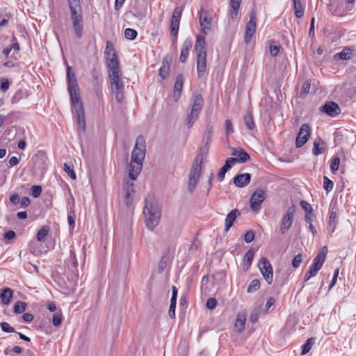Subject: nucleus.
I'll list each match as a JSON object with an SVG mask.
<instances>
[{
  "mask_svg": "<svg viewBox=\"0 0 356 356\" xmlns=\"http://www.w3.org/2000/svg\"><path fill=\"white\" fill-rule=\"evenodd\" d=\"M67 89L70 95V100L72 107L75 110L79 127L82 131L86 129L84 120V112L82 104L80 101L79 87L74 73L72 72V67L67 66Z\"/></svg>",
  "mask_w": 356,
  "mask_h": 356,
  "instance_id": "nucleus-1",
  "label": "nucleus"
},
{
  "mask_svg": "<svg viewBox=\"0 0 356 356\" xmlns=\"http://www.w3.org/2000/svg\"><path fill=\"white\" fill-rule=\"evenodd\" d=\"M143 213L146 227L153 231L159 225L161 216V207L153 195L146 196Z\"/></svg>",
  "mask_w": 356,
  "mask_h": 356,
  "instance_id": "nucleus-2",
  "label": "nucleus"
},
{
  "mask_svg": "<svg viewBox=\"0 0 356 356\" xmlns=\"http://www.w3.org/2000/svg\"><path fill=\"white\" fill-rule=\"evenodd\" d=\"M111 88L115 93V99L122 102L124 98V83L122 77L120 67L108 70Z\"/></svg>",
  "mask_w": 356,
  "mask_h": 356,
  "instance_id": "nucleus-3",
  "label": "nucleus"
},
{
  "mask_svg": "<svg viewBox=\"0 0 356 356\" xmlns=\"http://www.w3.org/2000/svg\"><path fill=\"white\" fill-rule=\"evenodd\" d=\"M201 154H202V153ZM202 155L197 156L189 172L188 188L191 193L195 191L196 184L202 170Z\"/></svg>",
  "mask_w": 356,
  "mask_h": 356,
  "instance_id": "nucleus-4",
  "label": "nucleus"
},
{
  "mask_svg": "<svg viewBox=\"0 0 356 356\" xmlns=\"http://www.w3.org/2000/svg\"><path fill=\"white\" fill-rule=\"evenodd\" d=\"M204 103V99L201 95H196L194 97L191 111L187 118V125L191 128L195 122L198 119Z\"/></svg>",
  "mask_w": 356,
  "mask_h": 356,
  "instance_id": "nucleus-5",
  "label": "nucleus"
},
{
  "mask_svg": "<svg viewBox=\"0 0 356 356\" xmlns=\"http://www.w3.org/2000/svg\"><path fill=\"white\" fill-rule=\"evenodd\" d=\"M71 18L72 21L73 29L75 35L78 38L82 37L83 25H82V9L81 7L78 8H70Z\"/></svg>",
  "mask_w": 356,
  "mask_h": 356,
  "instance_id": "nucleus-6",
  "label": "nucleus"
},
{
  "mask_svg": "<svg viewBox=\"0 0 356 356\" xmlns=\"http://www.w3.org/2000/svg\"><path fill=\"white\" fill-rule=\"evenodd\" d=\"M146 152L145 140L142 136L137 137L136 144L131 152V159L134 161L143 162Z\"/></svg>",
  "mask_w": 356,
  "mask_h": 356,
  "instance_id": "nucleus-7",
  "label": "nucleus"
},
{
  "mask_svg": "<svg viewBox=\"0 0 356 356\" xmlns=\"http://www.w3.org/2000/svg\"><path fill=\"white\" fill-rule=\"evenodd\" d=\"M104 55L108 70L120 67L113 44L110 41L106 42Z\"/></svg>",
  "mask_w": 356,
  "mask_h": 356,
  "instance_id": "nucleus-8",
  "label": "nucleus"
},
{
  "mask_svg": "<svg viewBox=\"0 0 356 356\" xmlns=\"http://www.w3.org/2000/svg\"><path fill=\"white\" fill-rule=\"evenodd\" d=\"M258 267L265 281L270 284L273 282V272L271 264L267 259L262 258L258 262Z\"/></svg>",
  "mask_w": 356,
  "mask_h": 356,
  "instance_id": "nucleus-9",
  "label": "nucleus"
},
{
  "mask_svg": "<svg viewBox=\"0 0 356 356\" xmlns=\"http://www.w3.org/2000/svg\"><path fill=\"white\" fill-rule=\"evenodd\" d=\"M296 212V207L292 205L288 208L286 213L283 216L280 225V232L284 234L288 231L293 223L294 214Z\"/></svg>",
  "mask_w": 356,
  "mask_h": 356,
  "instance_id": "nucleus-10",
  "label": "nucleus"
},
{
  "mask_svg": "<svg viewBox=\"0 0 356 356\" xmlns=\"http://www.w3.org/2000/svg\"><path fill=\"white\" fill-rule=\"evenodd\" d=\"M311 129L308 124H303L298 132L296 140V145L297 147H302L308 140L310 136Z\"/></svg>",
  "mask_w": 356,
  "mask_h": 356,
  "instance_id": "nucleus-11",
  "label": "nucleus"
},
{
  "mask_svg": "<svg viewBox=\"0 0 356 356\" xmlns=\"http://www.w3.org/2000/svg\"><path fill=\"white\" fill-rule=\"evenodd\" d=\"M256 15L254 10H252L250 14V19L248 22L245 26V41L246 43H248L256 31Z\"/></svg>",
  "mask_w": 356,
  "mask_h": 356,
  "instance_id": "nucleus-12",
  "label": "nucleus"
},
{
  "mask_svg": "<svg viewBox=\"0 0 356 356\" xmlns=\"http://www.w3.org/2000/svg\"><path fill=\"white\" fill-rule=\"evenodd\" d=\"M320 111L332 118L341 113L340 107L334 102H327L324 105L320 107Z\"/></svg>",
  "mask_w": 356,
  "mask_h": 356,
  "instance_id": "nucleus-13",
  "label": "nucleus"
},
{
  "mask_svg": "<svg viewBox=\"0 0 356 356\" xmlns=\"http://www.w3.org/2000/svg\"><path fill=\"white\" fill-rule=\"evenodd\" d=\"M265 199V192L262 190L256 191L250 199V207L253 211H257L260 209L261 204Z\"/></svg>",
  "mask_w": 356,
  "mask_h": 356,
  "instance_id": "nucleus-14",
  "label": "nucleus"
},
{
  "mask_svg": "<svg viewBox=\"0 0 356 356\" xmlns=\"http://www.w3.org/2000/svg\"><path fill=\"white\" fill-rule=\"evenodd\" d=\"M232 154L234 157H229V158H228V159L235 160L233 162V165H235L236 163H245V162L248 161L250 158L249 154L241 148L232 149Z\"/></svg>",
  "mask_w": 356,
  "mask_h": 356,
  "instance_id": "nucleus-15",
  "label": "nucleus"
},
{
  "mask_svg": "<svg viewBox=\"0 0 356 356\" xmlns=\"http://www.w3.org/2000/svg\"><path fill=\"white\" fill-rule=\"evenodd\" d=\"M133 180L124 179L123 183V192L124 193L125 203L129 206L132 202V195L134 193Z\"/></svg>",
  "mask_w": 356,
  "mask_h": 356,
  "instance_id": "nucleus-16",
  "label": "nucleus"
},
{
  "mask_svg": "<svg viewBox=\"0 0 356 356\" xmlns=\"http://www.w3.org/2000/svg\"><path fill=\"white\" fill-rule=\"evenodd\" d=\"M199 18L202 29L207 34L211 27V18L209 17L208 12L203 9L200 10Z\"/></svg>",
  "mask_w": 356,
  "mask_h": 356,
  "instance_id": "nucleus-17",
  "label": "nucleus"
},
{
  "mask_svg": "<svg viewBox=\"0 0 356 356\" xmlns=\"http://www.w3.org/2000/svg\"><path fill=\"white\" fill-rule=\"evenodd\" d=\"M143 162L131 159L129 166V176L131 180H135L141 171Z\"/></svg>",
  "mask_w": 356,
  "mask_h": 356,
  "instance_id": "nucleus-18",
  "label": "nucleus"
},
{
  "mask_svg": "<svg viewBox=\"0 0 356 356\" xmlns=\"http://www.w3.org/2000/svg\"><path fill=\"white\" fill-rule=\"evenodd\" d=\"M66 266H67V268L70 270H71L72 273L74 276L78 275V270H77L78 262H77V259L76 257L75 252L74 251V250L72 248L70 249V258L66 261Z\"/></svg>",
  "mask_w": 356,
  "mask_h": 356,
  "instance_id": "nucleus-19",
  "label": "nucleus"
},
{
  "mask_svg": "<svg viewBox=\"0 0 356 356\" xmlns=\"http://www.w3.org/2000/svg\"><path fill=\"white\" fill-rule=\"evenodd\" d=\"M206 58L207 54H198L197 55V71L198 77H201L204 74L206 71Z\"/></svg>",
  "mask_w": 356,
  "mask_h": 356,
  "instance_id": "nucleus-20",
  "label": "nucleus"
},
{
  "mask_svg": "<svg viewBox=\"0 0 356 356\" xmlns=\"http://www.w3.org/2000/svg\"><path fill=\"white\" fill-rule=\"evenodd\" d=\"M241 214L237 209L232 210L227 215L225 221V231L228 232L233 225L237 216Z\"/></svg>",
  "mask_w": 356,
  "mask_h": 356,
  "instance_id": "nucleus-21",
  "label": "nucleus"
},
{
  "mask_svg": "<svg viewBox=\"0 0 356 356\" xmlns=\"http://www.w3.org/2000/svg\"><path fill=\"white\" fill-rule=\"evenodd\" d=\"M251 179V176L249 173H244L236 175L234 178V184L238 187H244L247 186Z\"/></svg>",
  "mask_w": 356,
  "mask_h": 356,
  "instance_id": "nucleus-22",
  "label": "nucleus"
},
{
  "mask_svg": "<svg viewBox=\"0 0 356 356\" xmlns=\"http://www.w3.org/2000/svg\"><path fill=\"white\" fill-rule=\"evenodd\" d=\"M353 51V49L350 47H345L341 51L334 55V59L335 60H349L352 58Z\"/></svg>",
  "mask_w": 356,
  "mask_h": 356,
  "instance_id": "nucleus-23",
  "label": "nucleus"
},
{
  "mask_svg": "<svg viewBox=\"0 0 356 356\" xmlns=\"http://www.w3.org/2000/svg\"><path fill=\"white\" fill-rule=\"evenodd\" d=\"M192 47V42L190 39H186L181 47L179 60L181 63H185L188 58L189 50Z\"/></svg>",
  "mask_w": 356,
  "mask_h": 356,
  "instance_id": "nucleus-24",
  "label": "nucleus"
},
{
  "mask_svg": "<svg viewBox=\"0 0 356 356\" xmlns=\"http://www.w3.org/2000/svg\"><path fill=\"white\" fill-rule=\"evenodd\" d=\"M195 50L196 51L197 55L198 54H207V49L205 47V38L204 35H199L196 38Z\"/></svg>",
  "mask_w": 356,
  "mask_h": 356,
  "instance_id": "nucleus-25",
  "label": "nucleus"
},
{
  "mask_svg": "<svg viewBox=\"0 0 356 356\" xmlns=\"http://www.w3.org/2000/svg\"><path fill=\"white\" fill-rule=\"evenodd\" d=\"M235 160H233V159H226L225 165L222 168H220V169L219 170V172L218 173V179L220 180V181H222L223 180L226 172L229 169H231L232 167L234 165L233 162Z\"/></svg>",
  "mask_w": 356,
  "mask_h": 356,
  "instance_id": "nucleus-26",
  "label": "nucleus"
},
{
  "mask_svg": "<svg viewBox=\"0 0 356 356\" xmlns=\"http://www.w3.org/2000/svg\"><path fill=\"white\" fill-rule=\"evenodd\" d=\"M13 298V291L10 288H5L0 292V299L3 305L10 304Z\"/></svg>",
  "mask_w": 356,
  "mask_h": 356,
  "instance_id": "nucleus-27",
  "label": "nucleus"
},
{
  "mask_svg": "<svg viewBox=\"0 0 356 356\" xmlns=\"http://www.w3.org/2000/svg\"><path fill=\"white\" fill-rule=\"evenodd\" d=\"M241 3V0H230V6L232 8V10L230 12V16H231V19L233 21H235L237 19Z\"/></svg>",
  "mask_w": 356,
  "mask_h": 356,
  "instance_id": "nucleus-28",
  "label": "nucleus"
},
{
  "mask_svg": "<svg viewBox=\"0 0 356 356\" xmlns=\"http://www.w3.org/2000/svg\"><path fill=\"white\" fill-rule=\"evenodd\" d=\"M212 136H213V134H212L211 128L208 129L206 131L204 136L203 137V142L204 143V145L203 147L201 148V149H200L201 152H204L205 154L207 153V151L209 148V145L212 140Z\"/></svg>",
  "mask_w": 356,
  "mask_h": 356,
  "instance_id": "nucleus-29",
  "label": "nucleus"
},
{
  "mask_svg": "<svg viewBox=\"0 0 356 356\" xmlns=\"http://www.w3.org/2000/svg\"><path fill=\"white\" fill-rule=\"evenodd\" d=\"M324 143L323 140H321V139H318V140H316L314 143V147H313V149H312V153L315 155V156H318L319 154H321L323 151H324V149H325V145H324Z\"/></svg>",
  "mask_w": 356,
  "mask_h": 356,
  "instance_id": "nucleus-30",
  "label": "nucleus"
},
{
  "mask_svg": "<svg viewBox=\"0 0 356 356\" xmlns=\"http://www.w3.org/2000/svg\"><path fill=\"white\" fill-rule=\"evenodd\" d=\"M337 225V213L336 212L332 211L330 213V217L328 220V227L327 230L330 233L332 234L336 228Z\"/></svg>",
  "mask_w": 356,
  "mask_h": 356,
  "instance_id": "nucleus-31",
  "label": "nucleus"
},
{
  "mask_svg": "<svg viewBox=\"0 0 356 356\" xmlns=\"http://www.w3.org/2000/svg\"><path fill=\"white\" fill-rule=\"evenodd\" d=\"M170 73V64L166 60H163L162 65L159 70V76L163 80L166 79Z\"/></svg>",
  "mask_w": 356,
  "mask_h": 356,
  "instance_id": "nucleus-32",
  "label": "nucleus"
},
{
  "mask_svg": "<svg viewBox=\"0 0 356 356\" xmlns=\"http://www.w3.org/2000/svg\"><path fill=\"white\" fill-rule=\"evenodd\" d=\"M243 120L247 129L250 131L254 130L255 125L253 120L252 115L251 112L245 113L243 118Z\"/></svg>",
  "mask_w": 356,
  "mask_h": 356,
  "instance_id": "nucleus-33",
  "label": "nucleus"
},
{
  "mask_svg": "<svg viewBox=\"0 0 356 356\" xmlns=\"http://www.w3.org/2000/svg\"><path fill=\"white\" fill-rule=\"evenodd\" d=\"M49 232V227L48 226L42 227L37 233V240L40 242L44 241L47 236Z\"/></svg>",
  "mask_w": 356,
  "mask_h": 356,
  "instance_id": "nucleus-34",
  "label": "nucleus"
},
{
  "mask_svg": "<svg viewBox=\"0 0 356 356\" xmlns=\"http://www.w3.org/2000/svg\"><path fill=\"white\" fill-rule=\"evenodd\" d=\"M295 10V15L298 18H301L304 15V8L301 5L300 0H293Z\"/></svg>",
  "mask_w": 356,
  "mask_h": 356,
  "instance_id": "nucleus-35",
  "label": "nucleus"
},
{
  "mask_svg": "<svg viewBox=\"0 0 356 356\" xmlns=\"http://www.w3.org/2000/svg\"><path fill=\"white\" fill-rule=\"evenodd\" d=\"M169 261V252H165L159 262V267H158V271L159 273H161L165 268H166L168 263Z\"/></svg>",
  "mask_w": 356,
  "mask_h": 356,
  "instance_id": "nucleus-36",
  "label": "nucleus"
},
{
  "mask_svg": "<svg viewBox=\"0 0 356 356\" xmlns=\"http://www.w3.org/2000/svg\"><path fill=\"white\" fill-rule=\"evenodd\" d=\"M63 321L62 312L60 309H58L52 317V323L55 327L60 325Z\"/></svg>",
  "mask_w": 356,
  "mask_h": 356,
  "instance_id": "nucleus-37",
  "label": "nucleus"
},
{
  "mask_svg": "<svg viewBox=\"0 0 356 356\" xmlns=\"http://www.w3.org/2000/svg\"><path fill=\"white\" fill-rule=\"evenodd\" d=\"M325 259H324L323 258L316 255V257L313 260L312 264L310 266L319 271L323 263L325 262Z\"/></svg>",
  "mask_w": 356,
  "mask_h": 356,
  "instance_id": "nucleus-38",
  "label": "nucleus"
},
{
  "mask_svg": "<svg viewBox=\"0 0 356 356\" xmlns=\"http://www.w3.org/2000/svg\"><path fill=\"white\" fill-rule=\"evenodd\" d=\"M314 343V339L313 338H309L307 340L306 343L302 346V355L307 354L312 348V346Z\"/></svg>",
  "mask_w": 356,
  "mask_h": 356,
  "instance_id": "nucleus-39",
  "label": "nucleus"
},
{
  "mask_svg": "<svg viewBox=\"0 0 356 356\" xmlns=\"http://www.w3.org/2000/svg\"><path fill=\"white\" fill-rule=\"evenodd\" d=\"M26 304L22 301H17L13 307V311L16 314H21L26 310Z\"/></svg>",
  "mask_w": 356,
  "mask_h": 356,
  "instance_id": "nucleus-40",
  "label": "nucleus"
},
{
  "mask_svg": "<svg viewBox=\"0 0 356 356\" xmlns=\"http://www.w3.org/2000/svg\"><path fill=\"white\" fill-rule=\"evenodd\" d=\"M260 313H261V307H255L250 316V321L252 323H256L259 318Z\"/></svg>",
  "mask_w": 356,
  "mask_h": 356,
  "instance_id": "nucleus-41",
  "label": "nucleus"
},
{
  "mask_svg": "<svg viewBox=\"0 0 356 356\" xmlns=\"http://www.w3.org/2000/svg\"><path fill=\"white\" fill-rule=\"evenodd\" d=\"M183 87V76L181 74H179L177 76L176 79V81L175 83L174 86V90L175 92H180L182 90Z\"/></svg>",
  "mask_w": 356,
  "mask_h": 356,
  "instance_id": "nucleus-42",
  "label": "nucleus"
},
{
  "mask_svg": "<svg viewBox=\"0 0 356 356\" xmlns=\"http://www.w3.org/2000/svg\"><path fill=\"white\" fill-rule=\"evenodd\" d=\"M246 319L245 317L238 316L235 323V327L238 329V332H241L245 328Z\"/></svg>",
  "mask_w": 356,
  "mask_h": 356,
  "instance_id": "nucleus-43",
  "label": "nucleus"
},
{
  "mask_svg": "<svg viewBox=\"0 0 356 356\" xmlns=\"http://www.w3.org/2000/svg\"><path fill=\"white\" fill-rule=\"evenodd\" d=\"M137 34V31L134 29L127 28L124 30V36L128 40H134L136 38Z\"/></svg>",
  "mask_w": 356,
  "mask_h": 356,
  "instance_id": "nucleus-44",
  "label": "nucleus"
},
{
  "mask_svg": "<svg viewBox=\"0 0 356 356\" xmlns=\"http://www.w3.org/2000/svg\"><path fill=\"white\" fill-rule=\"evenodd\" d=\"M259 287H260V282L257 279L253 280L250 282V284L248 288V293L254 292V291H257L259 289Z\"/></svg>",
  "mask_w": 356,
  "mask_h": 356,
  "instance_id": "nucleus-45",
  "label": "nucleus"
},
{
  "mask_svg": "<svg viewBox=\"0 0 356 356\" xmlns=\"http://www.w3.org/2000/svg\"><path fill=\"white\" fill-rule=\"evenodd\" d=\"M310 86H311L310 81L308 80L306 81L302 84V89L300 92V97H305L308 94L309 89H310Z\"/></svg>",
  "mask_w": 356,
  "mask_h": 356,
  "instance_id": "nucleus-46",
  "label": "nucleus"
},
{
  "mask_svg": "<svg viewBox=\"0 0 356 356\" xmlns=\"http://www.w3.org/2000/svg\"><path fill=\"white\" fill-rule=\"evenodd\" d=\"M179 27V22H171L170 23V32L171 34L175 37L173 40L175 41L177 40V35L178 34Z\"/></svg>",
  "mask_w": 356,
  "mask_h": 356,
  "instance_id": "nucleus-47",
  "label": "nucleus"
},
{
  "mask_svg": "<svg viewBox=\"0 0 356 356\" xmlns=\"http://www.w3.org/2000/svg\"><path fill=\"white\" fill-rule=\"evenodd\" d=\"M334 184L332 181L330 180L326 176L323 177V188L328 193L333 188Z\"/></svg>",
  "mask_w": 356,
  "mask_h": 356,
  "instance_id": "nucleus-48",
  "label": "nucleus"
},
{
  "mask_svg": "<svg viewBox=\"0 0 356 356\" xmlns=\"http://www.w3.org/2000/svg\"><path fill=\"white\" fill-rule=\"evenodd\" d=\"M63 170L71 179H76V174H75L73 168L71 167V165L65 163Z\"/></svg>",
  "mask_w": 356,
  "mask_h": 356,
  "instance_id": "nucleus-49",
  "label": "nucleus"
},
{
  "mask_svg": "<svg viewBox=\"0 0 356 356\" xmlns=\"http://www.w3.org/2000/svg\"><path fill=\"white\" fill-rule=\"evenodd\" d=\"M340 164V159L338 156L332 158L330 165V168L332 172H336L339 170Z\"/></svg>",
  "mask_w": 356,
  "mask_h": 356,
  "instance_id": "nucleus-50",
  "label": "nucleus"
},
{
  "mask_svg": "<svg viewBox=\"0 0 356 356\" xmlns=\"http://www.w3.org/2000/svg\"><path fill=\"white\" fill-rule=\"evenodd\" d=\"M0 326H1V330L5 332H8V333L15 332L16 333L15 330L13 327H11L10 325V324L7 322L1 323Z\"/></svg>",
  "mask_w": 356,
  "mask_h": 356,
  "instance_id": "nucleus-51",
  "label": "nucleus"
},
{
  "mask_svg": "<svg viewBox=\"0 0 356 356\" xmlns=\"http://www.w3.org/2000/svg\"><path fill=\"white\" fill-rule=\"evenodd\" d=\"M42 193V187L40 186H33L31 188V195L33 197H38Z\"/></svg>",
  "mask_w": 356,
  "mask_h": 356,
  "instance_id": "nucleus-52",
  "label": "nucleus"
},
{
  "mask_svg": "<svg viewBox=\"0 0 356 356\" xmlns=\"http://www.w3.org/2000/svg\"><path fill=\"white\" fill-rule=\"evenodd\" d=\"M318 271L312 266L309 267V269L305 275V282L308 281L311 277H314Z\"/></svg>",
  "mask_w": 356,
  "mask_h": 356,
  "instance_id": "nucleus-53",
  "label": "nucleus"
},
{
  "mask_svg": "<svg viewBox=\"0 0 356 356\" xmlns=\"http://www.w3.org/2000/svg\"><path fill=\"white\" fill-rule=\"evenodd\" d=\"M254 257V251L249 250L245 254L244 260L247 263L248 267L250 266L251 262Z\"/></svg>",
  "mask_w": 356,
  "mask_h": 356,
  "instance_id": "nucleus-54",
  "label": "nucleus"
},
{
  "mask_svg": "<svg viewBox=\"0 0 356 356\" xmlns=\"http://www.w3.org/2000/svg\"><path fill=\"white\" fill-rule=\"evenodd\" d=\"M10 83L8 79L3 78L1 81L0 90L5 92L9 88Z\"/></svg>",
  "mask_w": 356,
  "mask_h": 356,
  "instance_id": "nucleus-55",
  "label": "nucleus"
},
{
  "mask_svg": "<svg viewBox=\"0 0 356 356\" xmlns=\"http://www.w3.org/2000/svg\"><path fill=\"white\" fill-rule=\"evenodd\" d=\"M302 261V255L301 254H298L296 255L292 261V266L294 268H298L300 266V264Z\"/></svg>",
  "mask_w": 356,
  "mask_h": 356,
  "instance_id": "nucleus-56",
  "label": "nucleus"
},
{
  "mask_svg": "<svg viewBox=\"0 0 356 356\" xmlns=\"http://www.w3.org/2000/svg\"><path fill=\"white\" fill-rule=\"evenodd\" d=\"M280 50V46L276 44H270V54L272 56H276Z\"/></svg>",
  "mask_w": 356,
  "mask_h": 356,
  "instance_id": "nucleus-57",
  "label": "nucleus"
},
{
  "mask_svg": "<svg viewBox=\"0 0 356 356\" xmlns=\"http://www.w3.org/2000/svg\"><path fill=\"white\" fill-rule=\"evenodd\" d=\"M207 307L209 309H214L217 305V300L214 298H210L207 301Z\"/></svg>",
  "mask_w": 356,
  "mask_h": 356,
  "instance_id": "nucleus-58",
  "label": "nucleus"
},
{
  "mask_svg": "<svg viewBox=\"0 0 356 356\" xmlns=\"http://www.w3.org/2000/svg\"><path fill=\"white\" fill-rule=\"evenodd\" d=\"M254 238V233L252 231H248L244 236V240L246 243H249L252 242Z\"/></svg>",
  "mask_w": 356,
  "mask_h": 356,
  "instance_id": "nucleus-59",
  "label": "nucleus"
},
{
  "mask_svg": "<svg viewBox=\"0 0 356 356\" xmlns=\"http://www.w3.org/2000/svg\"><path fill=\"white\" fill-rule=\"evenodd\" d=\"M300 206L306 213H312V208L311 205L306 201L302 200L300 202Z\"/></svg>",
  "mask_w": 356,
  "mask_h": 356,
  "instance_id": "nucleus-60",
  "label": "nucleus"
},
{
  "mask_svg": "<svg viewBox=\"0 0 356 356\" xmlns=\"http://www.w3.org/2000/svg\"><path fill=\"white\" fill-rule=\"evenodd\" d=\"M225 129L227 134H230L234 132L232 123L230 120L227 119L225 120Z\"/></svg>",
  "mask_w": 356,
  "mask_h": 356,
  "instance_id": "nucleus-61",
  "label": "nucleus"
},
{
  "mask_svg": "<svg viewBox=\"0 0 356 356\" xmlns=\"http://www.w3.org/2000/svg\"><path fill=\"white\" fill-rule=\"evenodd\" d=\"M70 9V8H78L81 6L80 0H67Z\"/></svg>",
  "mask_w": 356,
  "mask_h": 356,
  "instance_id": "nucleus-62",
  "label": "nucleus"
},
{
  "mask_svg": "<svg viewBox=\"0 0 356 356\" xmlns=\"http://www.w3.org/2000/svg\"><path fill=\"white\" fill-rule=\"evenodd\" d=\"M175 308H176V304L170 302L168 314H169V316L172 319L175 318Z\"/></svg>",
  "mask_w": 356,
  "mask_h": 356,
  "instance_id": "nucleus-63",
  "label": "nucleus"
},
{
  "mask_svg": "<svg viewBox=\"0 0 356 356\" xmlns=\"http://www.w3.org/2000/svg\"><path fill=\"white\" fill-rule=\"evenodd\" d=\"M19 195L16 193H13L10 197V201L13 204H18L19 202Z\"/></svg>",
  "mask_w": 356,
  "mask_h": 356,
  "instance_id": "nucleus-64",
  "label": "nucleus"
}]
</instances>
